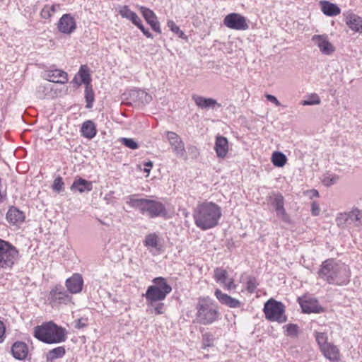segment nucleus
<instances>
[{"label": "nucleus", "instance_id": "obj_1", "mask_svg": "<svg viewBox=\"0 0 362 362\" xmlns=\"http://www.w3.org/2000/svg\"><path fill=\"white\" fill-rule=\"evenodd\" d=\"M192 216L196 226L206 230L218 226L222 216L221 208L214 202L205 200L198 202Z\"/></svg>", "mask_w": 362, "mask_h": 362}, {"label": "nucleus", "instance_id": "obj_2", "mask_svg": "<svg viewBox=\"0 0 362 362\" xmlns=\"http://www.w3.org/2000/svg\"><path fill=\"white\" fill-rule=\"evenodd\" d=\"M318 277L329 284L344 286L350 281L351 272L344 263L327 259L322 262L317 272Z\"/></svg>", "mask_w": 362, "mask_h": 362}, {"label": "nucleus", "instance_id": "obj_3", "mask_svg": "<svg viewBox=\"0 0 362 362\" xmlns=\"http://www.w3.org/2000/svg\"><path fill=\"white\" fill-rule=\"evenodd\" d=\"M127 204L131 207L138 209L141 214L149 218L166 217L168 211L162 202L156 199L141 198L138 199L135 194L127 197Z\"/></svg>", "mask_w": 362, "mask_h": 362}, {"label": "nucleus", "instance_id": "obj_4", "mask_svg": "<svg viewBox=\"0 0 362 362\" xmlns=\"http://www.w3.org/2000/svg\"><path fill=\"white\" fill-rule=\"evenodd\" d=\"M196 319L202 325H211L216 322L220 315L217 304L209 296L199 297L196 304Z\"/></svg>", "mask_w": 362, "mask_h": 362}, {"label": "nucleus", "instance_id": "obj_5", "mask_svg": "<svg viewBox=\"0 0 362 362\" xmlns=\"http://www.w3.org/2000/svg\"><path fill=\"white\" fill-rule=\"evenodd\" d=\"M66 333L65 328L53 321L44 322L34 328V337L37 339H64Z\"/></svg>", "mask_w": 362, "mask_h": 362}, {"label": "nucleus", "instance_id": "obj_6", "mask_svg": "<svg viewBox=\"0 0 362 362\" xmlns=\"http://www.w3.org/2000/svg\"><path fill=\"white\" fill-rule=\"evenodd\" d=\"M263 311L265 318L269 321L279 323L287 321V317L285 315V305L281 302L273 298H270L264 303Z\"/></svg>", "mask_w": 362, "mask_h": 362}, {"label": "nucleus", "instance_id": "obj_7", "mask_svg": "<svg viewBox=\"0 0 362 362\" xmlns=\"http://www.w3.org/2000/svg\"><path fill=\"white\" fill-rule=\"evenodd\" d=\"M19 255L18 250L8 241L0 238V268H11Z\"/></svg>", "mask_w": 362, "mask_h": 362}, {"label": "nucleus", "instance_id": "obj_8", "mask_svg": "<svg viewBox=\"0 0 362 362\" xmlns=\"http://www.w3.org/2000/svg\"><path fill=\"white\" fill-rule=\"evenodd\" d=\"M336 223L341 228H344L346 226L361 227L362 211L358 208H354L349 212L340 213L336 218Z\"/></svg>", "mask_w": 362, "mask_h": 362}, {"label": "nucleus", "instance_id": "obj_9", "mask_svg": "<svg viewBox=\"0 0 362 362\" xmlns=\"http://www.w3.org/2000/svg\"><path fill=\"white\" fill-rule=\"evenodd\" d=\"M72 297L64 288L60 285H56L49 291V300L52 306L60 304H68L71 301Z\"/></svg>", "mask_w": 362, "mask_h": 362}, {"label": "nucleus", "instance_id": "obj_10", "mask_svg": "<svg viewBox=\"0 0 362 362\" xmlns=\"http://www.w3.org/2000/svg\"><path fill=\"white\" fill-rule=\"evenodd\" d=\"M320 350L324 357L330 362L340 360V351L337 346L329 341H317Z\"/></svg>", "mask_w": 362, "mask_h": 362}, {"label": "nucleus", "instance_id": "obj_11", "mask_svg": "<svg viewBox=\"0 0 362 362\" xmlns=\"http://www.w3.org/2000/svg\"><path fill=\"white\" fill-rule=\"evenodd\" d=\"M297 301L305 313H320L323 311V308L320 305L318 300L309 295L298 297Z\"/></svg>", "mask_w": 362, "mask_h": 362}, {"label": "nucleus", "instance_id": "obj_12", "mask_svg": "<svg viewBox=\"0 0 362 362\" xmlns=\"http://www.w3.org/2000/svg\"><path fill=\"white\" fill-rule=\"evenodd\" d=\"M224 25L231 29L245 30L248 28V25L244 16L239 13H230L223 20Z\"/></svg>", "mask_w": 362, "mask_h": 362}, {"label": "nucleus", "instance_id": "obj_13", "mask_svg": "<svg viewBox=\"0 0 362 362\" xmlns=\"http://www.w3.org/2000/svg\"><path fill=\"white\" fill-rule=\"evenodd\" d=\"M168 141L171 146L173 152L179 157H184L186 155L185 144L180 136L175 132H166Z\"/></svg>", "mask_w": 362, "mask_h": 362}, {"label": "nucleus", "instance_id": "obj_14", "mask_svg": "<svg viewBox=\"0 0 362 362\" xmlns=\"http://www.w3.org/2000/svg\"><path fill=\"white\" fill-rule=\"evenodd\" d=\"M214 278L217 283L221 284L227 291L236 288L234 279L228 277L227 271L221 267H218L214 269Z\"/></svg>", "mask_w": 362, "mask_h": 362}, {"label": "nucleus", "instance_id": "obj_15", "mask_svg": "<svg viewBox=\"0 0 362 362\" xmlns=\"http://www.w3.org/2000/svg\"><path fill=\"white\" fill-rule=\"evenodd\" d=\"M58 30L66 35H70L76 29V22L70 13L64 14L57 23Z\"/></svg>", "mask_w": 362, "mask_h": 362}, {"label": "nucleus", "instance_id": "obj_16", "mask_svg": "<svg viewBox=\"0 0 362 362\" xmlns=\"http://www.w3.org/2000/svg\"><path fill=\"white\" fill-rule=\"evenodd\" d=\"M65 286L69 294H77L82 291L83 287V279L82 275L74 273L65 281Z\"/></svg>", "mask_w": 362, "mask_h": 362}, {"label": "nucleus", "instance_id": "obj_17", "mask_svg": "<svg viewBox=\"0 0 362 362\" xmlns=\"http://www.w3.org/2000/svg\"><path fill=\"white\" fill-rule=\"evenodd\" d=\"M270 199L272 200V204L275 209L277 216L283 221L288 222L289 216L284 209V198L283 195L279 192L274 193L273 197H271Z\"/></svg>", "mask_w": 362, "mask_h": 362}, {"label": "nucleus", "instance_id": "obj_18", "mask_svg": "<svg viewBox=\"0 0 362 362\" xmlns=\"http://www.w3.org/2000/svg\"><path fill=\"white\" fill-rule=\"evenodd\" d=\"M44 77L47 81L57 83L64 84L68 81L67 73L57 69H50L45 70Z\"/></svg>", "mask_w": 362, "mask_h": 362}, {"label": "nucleus", "instance_id": "obj_19", "mask_svg": "<svg viewBox=\"0 0 362 362\" xmlns=\"http://www.w3.org/2000/svg\"><path fill=\"white\" fill-rule=\"evenodd\" d=\"M167 295V293L158 290L157 287L150 286L144 296L146 299L148 305L153 306L156 302L163 300Z\"/></svg>", "mask_w": 362, "mask_h": 362}, {"label": "nucleus", "instance_id": "obj_20", "mask_svg": "<svg viewBox=\"0 0 362 362\" xmlns=\"http://www.w3.org/2000/svg\"><path fill=\"white\" fill-rule=\"evenodd\" d=\"M139 10L143 17L144 18L146 21L150 25L153 30L159 34L161 33L160 23L157 20V16L155 14V13L150 8H148L144 6H141L139 8Z\"/></svg>", "mask_w": 362, "mask_h": 362}, {"label": "nucleus", "instance_id": "obj_21", "mask_svg": "<svg viewBox=\"0 0 362 362\" xmlns=\"http://www.w3.org/2000/svg\"><path fill=\"white\" fill-rule=\"evenodd\" d=\"M313 42L319 47L322 54L329 55L334 51V47L329 42L326 35H315L312 37Z\"/></svg>", "mask_w": 362, "mask_h": 362}, {"label": "nucleus", "instance_id": "obj_22", "mask_svg": "<svg viewBox=\"0 0 362 362\" xmlns=\"http://www.w3.org/2000/svg\"><path fill=\"white\" fill-rule=\"evenodd\" d=\"M214 296L222 305L228 306L230 308H238L241 305V302L226 293H223L219 288H216L214 291Z\"/></svg>", "mask_w": 362, "mask_h": 362}, {"label": "nucleus", "instance_id": "obj_23", "mask_svg": "<svg viewBox=\"0 0 362 362\" xmlns=\"http://www.w3.org/2000/svg\"><path fill=\"white\" fill-rule=\"evenodd\" d=\"M12 356L18 360L26 358L28 354V347L23 341H16L11 347Z\"/></svg>", "mask_w": 362, "mask_h": 362}, {"label": "nucleus", "instance_id": "obj_24", "mask_svg": "<svg viewBox=\"0 0 362 362\" xmlns=\"http://www.w3.org/2000/svg\"><path fill=\"white\" fill-rule=\"evenodd\" d=\"M214 150L217 157L224 158L228 152V141L227 138L221 135L216 136Z\"/></svg>", "mask_w": 362, "mask_h": 362}, {"label": "nucleus", "instance_id": "obj_25", "mask_svg": "<svg viewBox=\"0 0 362 362\" xmlns=\"http://www.w3.org/2000/svg\"><path fill=\"white\" fill-rule=\"evenodd\" d=\"M25 218V214L15 206L9 208L6 214V220L13 225H18L24 222Z\"/></svg>", "mask_w": 362, "mask_h": 362}, {"label": "nucleus", "instance_id": "obj_26", "mask_svg": "<svg viewBox=\"0 0 362 362\" xmlns=\"http://www.w3.org/2000/svg\"><path fill=\"white\" fill-rule=\"evenodd\" d=\"M346 23L352 30L362 33V18L353 13H349L346 16Z\"/></svg>", "mask_w": 362, "mask_h": 362}, {"label": "nucleus", "instance_id": "obj_27", "mask_svg": "<svg viewBox=\"0 0 362 362\" xmlns=\"http://www.w3.org/2000/svg\"><path fill=\"white\" fill-rule=\"evenodd\" d=\"M72 191H78L80 193L85 192H90L93 189V183L81 177L75 179L72 185L71 186Z\"/></svg>", "mask_w": 362, "mask_h": 362}, {"label": "nucleus", "instance_id": "obj_28", "mask_svg": "<svg viewBox=\"0 0 362 362\" xmlns=\"http://www.w3.org/2000/svg\"><path fill=\"white\" fill-rule=\"evenodd\" d=\"M81 135L88 139H91L95 136L97 129L95 123L91 120H87L82 124L81 128Z\"/></svg>", "mask_w": 362, "mask_h": 362}, {"label": "nucleus", "instance_id": "obj_29", "mask_svg": "<svg viewBox=\"0 0 362 362\" xmlns=\"http://www.w3.org/2000/svg\"><path fill=\"white\" fill-rule=\"evenodd\" d=\"M321 9L323 13L327 16H335L341 13L339 7L328 1H320Z\"/></svg>", "mask_w": 362, "mask_h": 362}, {"label": "nucleus", "instance_id": "obj_30", "mask_svg": "<svg viewBox=\"0 0 362 362\" xmlns=\"http://www.w3.org/2000/svg\"><path fill=\"white\" fill-rule=\"evenodd\" d=\"M195 104L200 108H214L218 105L216 100L213 98H206L199 95H194L192 97Z\"/></svg>", "mask_w": 362, "mask_h": 362}, {"label": "nucleus", "instance_id": "obj_31", "mask_svg": "<svg viewBox=\"0 0 362 362\" xmlns=\"http://www.w3.org/2000/svg\"><path fill=\"white\" fill-rule=\"evenodd\" d=\"M66 351L64 346H58L49 350L46 354L47 362H54L65 355Z\"/></svg>", "mask_w": 362, "mask_h": 362}, {"label": "nucleus", "instance_id": "obj_32", "mask_svg": "<svg viewBox=\"0 0 362 362\" xmlns=\"http://www.w3.org/2000/svg\"><path fill=\"white\" fill-rule=\"evenodd\" d=\"M61 8L59 4H55L52 5H45L40 11V16L44 19L50 18L52 15Z\"/></svg>", "mask_w": 362, "mask_h": 362}, {"label": "nucleus", "instance_id": "obj_33", "mask_svg": "<svg viewBox=\"0 0 362 362\" xmlns=\"http://www.w3.org/2000/svg\"><path fill=\"white\" fill-rule=\"evenodd\" d=\"M129 21H132V23L135 25L139 29L141 30V31L143 33V34L148 38H153V35L149 32V30L143 25L142 21L141 18L138 16V15L134 12L132 16H130Z\"/></svg>", "mask_w": 362, "mask_h": 362}, {"label": "nucleus", "instance_id": "obj_34", "mask_svg": "<svg viewBox=\"0 0 362 362\" xmlns=\"http://www.w3.org/2000/svg\"><path fill=\"white\" fill-rule=\"evenodd\" d=\"M129 21H132V23L135 25L139 29L141 30V31L143 33V34L148 38H153V35L149 32V30L143 25L142 21L141 18L138 16V15L134 12L132 16H130Z\"/></svg>", "mask_w": 362, "mask_h": 362}, {"label": "nucleus", "instance_id": "obj_35", "mask_svg": "<svg viewBox=\"0 0 362 362\" xmlns=\"http://www.w3.org/2000/svg\"><path fill=\"white\" fill-rule=\"evenodd\" d=\"M153 283L154 285H152V286L157 287L158 290L164 291L168 294H169L172 291L171 286L167 283L165 279L163 277H156L153 279Z\"/></svg>", "mask_w": 362, "mask_h": 362}, {"label": "nucleus", "instance_id": "obj_36", "mask_svg": "<svg viewBox=\"0 0 362 362\" xmlns=\"http://www.w3.org/2000/svg\"><path fill=\"white\" fill-rule=\"evenodd\" d=\"M272 161L276 167H283L287 161L286 156L281 152L275 151L272 156Z\"/></svg>", "mask_w": 362, "mask_h": 362}, {"label": "nucleus", "instance_id": "obj_37", "mask_svg": "<svg viewBox=\"0 0 362 362\" xmlns=\"http://www.w3.org/2000/svg\"><path fill=\"white\" fill-rule=\"evenodd\" d=\"M78 75L79 76L81 83H84L86 86L91 85V78L89 73L88 68L86 65H82L80 67Z\"/></svg>", "mask_w": 362, "mask_h": 362}, {"label": "nucleus", "instance_id": "obj_38", "mask_svg": "<svg viewBox=\"0 0 362 362\" xmlns=\"http://www.w3.org/2000/svg\"><path fill=\"white\" fill-rule=\"evenodd\" d=\"M339 179V176L336 174L327 173L322 176V183L326 187H330L336 184Z\"/></svg>", "mask_w": 362, "mask_h": 362}, {"label": "nucleus", "instance_id": "obj_39", "mask_svg": "<svg viewBox=\"0 0 362 362\" xmlns=\"http://www.w3.org/2000/svg\"><path fill=\"white\" fill-rule=\"evenodd\" d=\"M85 99L86 102V107L88 109L91 108L95 101V94L92 88V85L86 86Z\"/></svg>", "mask_w": 362, "mask_h": 362}, {"label": "nucleus", "instance_id": "obj_40", "mask_svg": "<svg viewBox=\"0 0 362 362\" xmlns=\"http://www.w3.org/2000/svg\"><path fill=\"white\" fill-rule=\"evenodd\" d=\"M158 243V237L155 233H151L146 236L144 240L145 246L148 247L156 248Z\"/></svg>", "mask_w": 362, "mask_h": 362}, {"label": "nucleus", "instance_id": "obj_41", "mask_svg": "<svg viewBox=\"0 0 362 362\" xmlns=\"http://www.w3.org/2000/svg\"><path fill=\"white\" fill-rule=\"evenodd\" d=\"M258 285L259 284L257 282V280L255 276H247L246 281V290L250 293H253L255 291Z\"/></svg>", "mask_w": 362, "mask_h": 362}, {"label": "nucleus", "instance_id": "obj_42", "mask_svg": "<svg viewBox=\"0 0 362 362\" xmlns=\"http://www.w3.org/2000/svg\"><path fill=\"white\" fill-rule=\"evenodd\" d=\"M284 328H286V333L288 337H296L298 335V327L295 324H288Z\"/></svg>", "mask_w": 362, "mask_h": 362}, {"label": "nucleus", "instance_id": "obj_43", "mask_svg": "<svg viewBox=\"0 0 362 362\" xmlns=\"http://www.w3.org/2000/svg\"><path fill=\"white\" fill-rule=\"evenodd\" d=\"M119 141L122 144L130 149L134 150L139 148L138 144L133 139L121 138Z\"/></svg>", "mask_w": 362, "mask_h": 362}, {"label": "nucleus", "instance_id": "obj_44", "mask_svg": "<svg viewBox=\"0 0 362 362\" xmlns=\"http://www.w3.org/2000/svg\"><path fill=\"white\" fill-rule=\"evenodd\" d=\"M168 27L171 30L172 32L178 35L181 38L185 37V33L180 29V28L173 21H168L167 23Z\"/></svg>", "mask_w": 362, "mask_h": 362}, {"label": "nucleus", "instance_id": "obj_45", "mask_svg": "<svg viewBox=\"0 0 362 362\" xmlns=\"http://www.w3.org/2000/svg\"><path fill=\"white\" fill-rule=\"evenodd\" d=\"M64 183L62 177H56L52 184V189L57 192H60L64 188Z\"/></svg>", "mask_w": 362, "mask_h": 362}, {"label": "nucleus", "instance_id": "obj_46", "mask_svg": "<svg viewBox=\"0 0 362 362\" xmlns=\"http://www.w3.org/2000/svg\"><path fill=\"white\" fill-rule=\"evenodd\" d=\"M134 12L130 10L128 6H123L119 8V15L127 19H129L130 16L133 15Z\"/></svg>", "mask_w": 362, "mask_h": 362}, {"label": "nucleus", "instance_id": "obj_47", "mask_svg": "<svg viewBox=\"0 0 362 362\" xmlns=\"http://www.w3.org/2000/svg\"><path fill=\"white\" fill-rule=\"evenodd\" d=\"M320 103V99L317 94L313 95L308 100H303L302 102L303 105H319Z\"/></svg>", "mask_w": 362, "mask_h": 362}, {"label": "nucleus", "instance_id": "obj_48", "mask_svg": "<svg viewBox=\"0 0 362 362\" xmlns=\"http://www.w3.org/2000/svg\"><path fill=\"white\" fill-rule=\"evenodd\" d=\"M315 339H328L329 337V329H320L318 331L315 332Z\"/></svg>", "mask_w": 362, "mask_h": 362}, {"label": "nucleus", "instance_id": "obj_49", "mask_svg": "<svg viewBox=\"0 0 362 362\" xmlns=\"http://www.w3.org/2000/svg\"><path fill=\"white\" fill-rule=\"evenodd\" d=\"M75 325L74 327L78 329L83 328L87 326L88 325V319L86 318H80L74 322Z\"/></svg>", "mask_w": 362, "mask_h": 362}, {"label": "nucleus", "instance_id": "obj_50", "mask_svg": "<svg viewBox=\"0 0 362 362\" xmlns=\"http://www.w3.org/2000/svg\"><path fill=\"white\" fill-rule=\"evenodd\" d=\"M154 312L156 315H160L164 313V303H158L156 304L154 303Z\"/></svg>", "mask_w": 362, "mask_h": 362}, {"label": "nucleus", "instance_id": "obj_51", "mask_svg": "<svg viewBox=\"0 0 362 362\" xmlns=\"http://www.w3.org/2000/svg\"><path fill=\"white\" fill-rule=\"evenodd\" d=\"M311 212L313 216H318L320 212V209L317 202H313L311 204Z\"/></svg>", "mask_w": 362, "mask_h": 362}, {"label": "nucleus", "instance_id": "obj_52", "mask_svg": "<svg viewBox=\"0 0 362 362\" xmlns=\"http://www.w3.org/2000/svg\"><path fill=\"white\" fill-rule=\"evenodd\" d=\"M265 97L267 99V100L275 104L276 106L281 105L280 102L278 100V99L275 96L270 95V94H267L265 95Z\"/></svg>", "mask_w": 362, "mask_h": 362}, {"label": "nucleus", "instance_id": "obj_53", "mask_svg": "<svg viewBox=\"0 0 362 362\" xmlns=\"http://www.w3.org/2000/svg\"><path fill=\"white\" fill-rule=\"evenodd\" d=\"M6 325L3 321L0 320V339H2L5 336Z\"/></svg>", "mask_w": 362, "mask_h": 362}, {"label": "nucleus", "instance_id": "obj_54", "mask_svg": "<svg viewBox=\"0 0 362 362\" xmlns=\"http://www.w3.org/2000/svg\"><path fill=\"white\" fill-rule=\"evenodd\" d=\"M152 167H153V163L151 161L146 162L144 163V171L147 173H149Z\"/></svg>", "mask_w": 362, "mask_h": 362}, {"label": "nucleus", "instance_id": "obj_55", "mask_svg": "<svg viewBox=\"0 0 362 362\" xmlns=\"http://www.w3.org/2000/svg\"><path fill=\"white\" fill-rule=\"evenodd\" d=\"M211 341H209V340H207L206 341V344H204L203 346H202V348H205L206 346H212V344L211 343Z\"/></svg>", "mask_w": 362, "mask_h": 362}, {"label": "nucleus", "instance_id": "obj_56", "mask_svg": "<svg viewBox=\"0 0 362 362\" xmlns=\"http://www.w3.org/2000/svg\"><path fill=\"white\" fill-rule=\"evenodd\" d=\"M42 341L44 343H46V344H53V343H59V342H61L62 341Z\"/></svg>", "mask_w": 362, "mask_h": 362}, {"label": "nucleus", "instance_id": "obj_57", "mask_svg": "<svg viewBox=\"0 0 362 362\" xmlns=\"http://www.w3.org/2000/svg\"><path fill=\"white\" fill-rule=\"evenodd\" d=\"M314 195L318 197L319 194H318V192L317 190L314 191Z\"/></svg>", "mask_w": 362, "mask_h": 362}]
</instances>
